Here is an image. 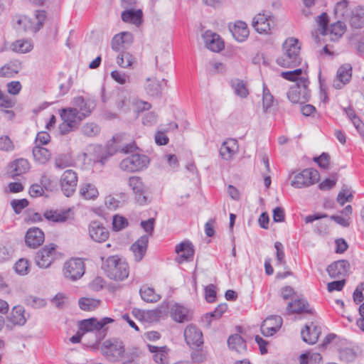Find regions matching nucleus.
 Wrapping results in <instances>:
<instances>
[{
  "label": "nucleus",
  "instance_id": "1",
  "mask_svg": "<svg viewBox=\"0 0 364 364\" xmlns=\"http://www.w3.org/2000/svg\"><path fill=\"white\" fill-rule=\"evenodd\" d=\"M282 54L277 59V63L279 66L283 68H294L301 63V46L297 38H287L282 45Z\"/></svg>",
  "mask_w": 364,
  "mask_h": 364
},
{
  "label": "nucleus",
  "instance_id": "2",
  "mask_svg": "<svg viewBox=\"0 0 364 364\" xmlns=\"http://www.w3.org/2000/svg\"><path fill=\"white\" fill-rule=\"evenodd\" d=\"M91 113V110L80 112L77 108H64L61 109L60 117L63 122L59 125V132L65 135L75 130L80 122Z\"/></svg>",
  "mask_w": 364,
  "mask_h": 364
},
{
  "label": "nucleus",
  "instance_id": "3",
  "mask_svg": "<svg viewBox=\"0 0 364 364\" xmlns=\"http://www.w3.org/2000/svg\"><path fill=\"white\" fill-rule=\"evenodd\" d=\"M102 269L111 279L122 281L129 276L128 264L118 255L108 257L102 262Z\"/></svg>",
  "mask_w": 364,
  "mask_h": 364
},
{
  "label": "nucleus",
  "instance_id": "4",
  "mask_svg": "<svg viewBox=\"0 0 364 364\" xmlns=\"http://www.w3.org/2000/svg\"><path fill=\"white\" fill-rule=\"evenodd\" d=\"M149 164V159L144 154H134L124 159L119 164L120 168L129 173L142 171Z\"/></svg>",
  "mask_w": 364,
  "mask_h": 364
},
{
  "label": "nucleus",
  "instance_id": "5",
  "mask_svg": "<svg viewBox=\"0 0 364 364\" xmlns=\"http://www.w3.org/2000/svg\"><path fill=\"white\" fill-rule=\"evenodd\" d=\"M309 81L307 77H301L296 85L291 87L287 92V97L292 103H304L308 101L310 94L308 89Z\"/></svg>",
  "mask_w": 364,
  "mask_h": 364
},
{
  "label": "nucleus",
  "instance_id": "6",
  "mask_svg": "<svg viewBox=\"0 0 364 364\" xmlns=\"http://www.w3.org/2000/svg\"><path fill=\"white\" fill-rule=\"evenodd\" d=\"M101 350L109 360L117 362L124 358L125 348L122 341L107 340L102 343Z\"/></svg>",
  "mask_w": 364,
  "mask_h": 364
},
{
  "label": "nucleus",
  "instance_id": "7",
  "mask_svg": "<svg viewBox=\"0 0 364 364\" xmlns=\"http://www.w3.org/2000/svg\"><path fill=\"white\" fill-rule=\"evenodd\" d=\"M319 173L314 168H306L294 176L291 185L296 188L309 186L319 179Z\"/></svg>",
  "mask_w": 364,
  "mask_h": 364
},
{
  "label": "nucleus",
  "instance_id": "8",
  "mask_svg": "<svg viewBox=\"0 0 364 364\" xmlns=\"http://www.w3.org/2000/svg\"><path fill=\"white\" fill-rule=\"evenodd\" d=\"M63 273L66 278L71 280L80 279L85 273V264L80 258L72 259L64 264Z\"/></svg>",
  "mask_w": 364,
  "mask_h": 364
},
{
  "label": "nucleus",
  "instance_id": "9",
  "mask_svg": "<svg viewBox=\"0 0 364 364\" xmlns=\"http://www.w3.org/2000/svg\"><path fill=\"white\" fill-rule=\"evenodd\" d=\"M55 247L54 244H50L36 252L35 262L38 267L48 268L51 265L55 255Z\"/></svg>",
  "mask_w": 364,
  "mask_h": 364
},
{
  "label": "nucleus",
  "instance_id": "10",
  "mask_svg": "<svg viewBox=\"0 0 364 364\" xmlns=\"http://www.w3.org/2000/svg\"><path fill=\"white\" fill-rule=\"evenodd\" d=\"M60 182L63 194L70 197L76 190L77 184V173L71 169H68L62 174Z\"/></svg>",
  "mask_w": 364,
  "mask_h": 364
},
{
  "label": "nucleus",
  "instance_id": "11",
  "mask_svg": "<svg viewBox=\"0 0 364 364\" xmlns=\"http://www.w3.org/2000/svg\"><path fill=\"white\" fill-rule=\"evenodd\" d=\"M114 322V319L109 317H105L101 320L98 321L95 318H90L88 319H84L80 321L79 328L83 333L92 331H106L105 326L108 323Z\"/></svg>",
  "mask_w": 364,
  "mask_h": 364
},
{
  "label": "nucleus",
  "instance_id": "12",
  "mask_svg": "<svg viewBox=\"0 0 364 364\" xmlns=\"http://www.w3.org/2000/svg\"><path fill=\"white\" fill-rule=\"evenodd\" d=\"M252 25L259 33L268 34L274 26V17L259 14L253 18Z\"/></svg>",
  "mask_w": 364,
  "mask_h": 364
},
{
  "label": "nucleus",
  "instance_id": "13",
  "mask_svg": "<svg viewBox=\"0 0 364 364\" xmlns=\"http://www.w3.org/2000/svg\"><path fill=\"white\" fill-rule=\"evenodd\" d=\"M129 186L135 194V200L137 203L141 205L147 203V197L146 196V188L139 176H132L129 178Z\"/></svg>",
  "mask_w": 364,
  "mask_h": 364
},
{
  "label": "nucleus",
  "instance_id": "14",
  "mask_svg": "<svg viewBox=\"0 0 364 364\" xmlns=\"http://www.w3.org/2000/svg\"><path fill=\"white\" fill-rule=\"evenodd\" d=\"M186 343L191 348H198L203 344L202 332L193 325H188L184 331Z\"/></svg>",
  "mask_w": 364,
  "mask_h": 364
},
{
  "label": "nucleus",
  "instance_id": "15",
  "mask_svg": "<svg viewBox=\"0 0 364 364\" xmlns=\"http://www.w3.org/2000/svg\"><path fill=\"white\" fill-rule=\"evenodd\" d=\"M283 320L279 316H271L267 318L261 326L262 333L264 336H271L281 328Z\"/></svg>",
  "mask_w": 364,
  "mask_h": 364
},
{
  "label": "nucleus",
  "instance_id": "16",
  "mask_svg": "<svg viewBox=\"0 0 364 364\" xmlns=\"http://www.w3.org/2000/svg\"><path fill=\"white\" fill-rule=\"evenodd\" d=\"M167 85L165 79L159 80L156 77H148L144 85L146 93L151 97H160L163 89Z\"/></svg>",
  "mask_w": 364,
  "mask_h": 364
},
{
  "label": "nucleus",
  "instance_id": "17",
  "mask_svg": "<svg viewBox=\"0 0 364 364\" xmlns=\"http://www.w3.org/2000/svg\"><path fill=\"white\" fill-rule=\"evenodd\" d=\"M352 77V66L346 63L340 66L337 70L336 80L333 81V86L336 89H341L348 83Z\"/></svg>",
  "mask_w": 364,
  "mask_h": 364
},
{
  "label": "nucleus",
  "instance_id": "18",
  "mask_svg": "<svg viewBox=\"0 0 364 364\" xmlns=\"http://www.w3.org/2000/svg\"><path fill=\"white\" fill-rule=\"evenodd\" d=\"M350 264L347 260H338L328 266L326 271L331 278L341 279L347 275Z\"/></svg>",
  "mask_w": 364,
  "mask_h": 364
},
{
  "label": "nucleus",
  "instance_id": "19",
  "mask_svg": "<svg viewBox=\"0 0 364 364\" xmlns=\"http://www.w3.org/2000/svg\"><path fill=\"white\" fill-rule=\"evenodd\" d=\"M90 238L97 242H103L109 237V231L97 221H92L89 225Z\"/></svg>",
  "mask_w": 364,
  "mask_h": 364
},
{
  "label": "nucleus",
  "instance_id": "20",
  "mask_svg": "<svg viewBox=\"0 0 364 364\" xmlns=\"http://www.w3.org/2000/svg\"><path fill=\"white\" fill-rule=\"evenodd\" d=\"M45 240L44 232L38 228H29L25 236V242L31 248L39 247Z\"/></svg>",
  "mask_w": 364,
  "mask_h": 364
},
{
  "label": "nucleus",
  "instance_id": "21",
  "mask_svg": "<svg viewBox=\"0 0 364 364\" xmlns=\"http://www.w3.org/2000/svg\"><path fill=\"white\" fill-rule=\"evenodd\" d=\"M114 103L117 110L122 113L128 112L132 107L129 93L123 90L117 92Z\"/></svg>",
  "mask_w": 364,
  "mask_h": 364
},
{
  "label": "nucleus",
  "instance_id": "22",
  "mask_svg": "<svg viewBox=\"0 0 364 364\" xmlns=\"http://www.w3.org/2000/svg\"><path fill=\"white\" fill-rule=\"evenodd\" d=\"M148 242V236L143 235L131 246L130 249L134 254L136 262H139L143 259L146 252Z\"/></svg>",
  "mask_w": 364,
  "mask_h": 364
},
{
  "label": "nucleus",
  "instance_id": "23",
  "mask_svg": "<svg viewBox=\"0 0 364 364\" xmlns=\"http://www.w3.org/2000/svg\"><path fill=\"white\" fill-rule=\"evenodd\" d=\"M176 252L180 255L178 262L192 260L194 255L193 245L189 241H183L176 247Z\"/></svg>",
  "mask_w": 364,
  "mask_h": 364
},
{
  "label": "nucleus",
  "instance_id": "24",
  "mask_svg": "<svg viewBox=\"0 0 364 364\" xmlns=\"http://www.w3.org/2000/svg\"><path fill=\"white\" fill-rule=\"evenodd\" d=\"M238 144L235 139L224 141L220 149V154L225 160H230L237 152Z\"/></svg>",
  "mask_w": 364,
  "mask_h": 364
},
{
  "label": "nucleus",
  "instance_id": "25",
  "mask_svg": "<svg viewBox=\"0 0 364 364\" xmlns=\"http://www.w3.org/2000/svg\"><path fill=\"white\" fill-rule=\"evenodd\" d=\"M319 334V329L313 323L311 325H306L301 331L302 340L308 344L316 343L318 339Z\"/></svg>",
  "mask_w": 364,
  "mask_h": 364
},
{
  "label": "nucleus",
  "instance_id": "26",
  "mask_svg": "<svg viewBox=\"0 0 364 364\" xmlns=\"http://www.w3.org/2000/svg\"><path fill=\"white\" fill-rule=\"evenodd\" d=\"M133 41L132 34L129 32H122L115 35L112 40V48L119 51L132 43Z\"/></svg>",
  "mask_w": 364,
  "mask_h": 364
},
{
  "label": "nucleus",
  "instance_id": "27",
  "mask_svg": "<svg viewBox=\"0 0 364 364\" xmlns=\"http://www.w3.org/2000/svg\"><path fill=\"white\" fill-rule=\"evenodd\" d=\"M205 46L213 52H219L224 48L223 41L215 33L206 32L203 36Z\"/></svg>",
  "mask_w": 364,
  "mask_h": 364
},
{
  "label": "nucleus",
  "instance_id": "28",
  "mask_svg": "<svg viewBox=\"0 0 364 364\" xmlns=\"http://www.w3.org/2000/svg\"><path fill=\"white\" fill-rule=\"evenodd\" d=\"M30 169V164L28 160L18 159L12 162L9 166V173L12 177L21 176L26 173Z\"/></svg>",
  "mask_w": 364,
  "mask_h": 364
},
{
  "label": "nucleus",
  "instance_id": "29",
  "mask_svg": "<svg viewBox=\"0 0 364 364\" xmlns=\"http://www.w3.org/2000/svg\"><path fill=\"white\" fill-rule=\"evenodd\" d=\"M230 30L233 37L239 42L244 41L249 36V29L244 21H237Z\"/></svg>",
  "mask_w": 364,
  "mask_h": 364
},
{
  "label": "nucleus",
  "instance_id": "30",
  "mask_svg": "<svg viewBox=\"0 0 364 364\" xmlns=\"http://www.w3.org/2000/svg\"><path fill=\"white\" fill-rule=\"evenodd\" d=\"M122 13V19L126 23H130L136 26L141 24L142 21V11L140 9L125 8Z\"/></svg>",
  "mask_w": 364,
  "mask_h": 364
},
{
  "label": "nucleus",
  "instance_id": "31",
  "mask_svg": "<svg viewBox=\"0 0 364 364\" xmlns=\"http://www.w3.org/2000/svg\"><path fill=\"white\" fill-rule=\"evenodd\" d=\"M349 21L350 26L355 28H360L364 26L363 6H358L352 10Z\"/></svg>",
  "mask_w": 364,
  "mask_h": 364
},
{
  "label": "nucleus",
  "instance_id": "32",
  "mask_svg": "<svg viewBox=\"0 0 364 364\" xmlns=\"http://www.w3.org/2000/svg\"><path fill=\"white\" fill-rule=\"evenodd\" d=\"M46 18L45 11H37L33 18H29V32L37 33L43 27Z\"/></svg>",
  "mask_w": 364,
  "mask_h": 364
},
{
  "label": "nucleus",
  "instance_id": "33",
  "mask_svg": "<svg viewBox=\"0 0 364 364\" xmlns=\"http://www.w3.org/2000/svg\"><path fill=\"white\" fill-rule=\"evenodd\" d=\"M348 0H342L338 2L334 8V14L338 20L347 21L350 19L352 10L348 6Z\"/></svg>",
  "mask_w": 364,
  "mask_h": 364
},
{
  "label": "nucleus",
  "instance_id": "34",
  "mask_svg": "<svg viewBox=\"0 0 364 364\" xmlns=\"http://www.w3.org/2000/svg\"><path fill=\"white\" fill-rule=\"evenodd\" d=\"M309 304L304 299H295L289 302L287 307V311L289 314H301L302 312L311 313V311L307 309Z\"/></svg>",
  "mask_w": 364,
  "mask_h": 364
},
{
  "label": "nucleus",
  "instance_id": "35",
  "mask_svg": "<svg viewBox=\"0 0 364 364\" xmlns=\"http://www.w3.org/2000/svg\"><path fill=\"white\" fill-rule=\"evenodd\" d=\"M171 316L179 323L187 321L189 320L188 310L183 306L175 304L171 308Z\"/></svg>",
  "mask_w": 364,
  "mask_h": 364
},
{
  "label": "nucleus",
  "instance_id": "36",
  "mask_svg": "<svg viewBox=\"0 0 364 364\" xmlns=\"http://www.w3.org/2000/svg\"><path fill=\"white\" fill-rule=\"evenodd\" d=\"M228 344L230 349L235 350L237 353H242L246 350V343L239 334L230 336L228 339Z\"/></svg>",
  "mask_w": 364,
  "mask_h": 364
},
{
  "label": "nucleus",
  "instance_id": "37",
  "mask_svg": "<svg viewBox=\"0 0 364 364\" xmlns=\"http://www.w3.org/2000/svg\"><path fill=\"white\" fill-rule=\"evenodd\" d=\"M33 156L36 161L44 164L51 158V153L46 148L37 144L33 148Z\"/></svg>",
  "mask_w": 364,
  "mask_h": 364
},
{
  "label": "nucleus",
  "instance_id": "38",
  "mask_svg": "<svg viewBox=\"0 0 364 364\" xmlns=\"http://www.w3.org/2000/svg\"><path fill=\"white\" fill-rule=\"evenodd\" d=\"M346 29V24L341 20H338L331 25L328 34L330 35L332 41L338 40L345 33Z\"/></svg>",
  "mask_w": 364,
  "mask_h": 364
},
{
  "label": "nucleus",
  "instance_id": "39",
  "mask_svg": "<svg viewBox=\"0 0 364 364\" xmlns=\"http://www.w3.org/2000/svg\"><path fill=\"white\" fill-rule=\"evenodd\" d=\"M24 314L25 310L23 306H14L12 309L10 316L11 322H12L15 325L23 326L26 321V318L25 317Z\"/></svg>",
  "mask_w": 364,
  "mask_h": 364
},
{
  "label": "nucleus",
  "instance_id": "40",
  "mask_svg": "<svg viewBox=\"0 0 364 364\" xmlns=\"http://www.w3.org/2000/svg\"><path fill=\"white\" fill-rule=\"evenodd\" d=\"M11 48L14 52L26 53L30 52L33 49V46L31 40L20 39L14 42Z\"/></svg>",
  "mask_w": 364,
  "mask_h": 364
},
{
  "label": "nucleus",
  "instance_id": "41",
  "mask_svg": "<svg viewBox=\"0 0 364 364\" xmlns=\"http://www.w3.org/2000/svg\"><path fill=\"white\" fill-rule=\"evenodd\" d=\"M80 193L85 199L90 200L96 198L99 192L94 184L86 183L82 184L80 188Z\"/></svg>",
  "mask_w": 364,
  "mask_h": 364
},
{
  "label": "nucleus",
  "instance_id": "42",
  "mask_svg": "<svg viewBox=\"0 0 364 364\" xmlns=\"http://www.w3.org/2000/svg\"><path fill=\"white\" fill-rule=\"evenodd\" d=\"M12 23L16 30L29 32V18L26 16H14L12 19Z\"/></svg>",
  "mask_w": 364,
  "mask_h": 364
},
{
  "label": "nucleus",
  "instance_id": "43",
  "mask_svg": "<svg viewBox=\"0 0 364 364\" xmlns=\"http://www.w3.org/2000/svg\"><path fill=\"white\" fill-rule=\"evenodd\" d=\"M43 217L48 221L63 223L67 220L68 213L58 210H46L43 213Z\"/></svg>",
  "mask_w": 364,
  "mask_h": 364
},
{
  "label": "nucleus",
  "instance_id": "44",
  "mask_svg": "<svg viewBox=\"0 0 364 364\" xmlns=\"http://www.w3.org/2000/svg\"><path fill=\"white\" fill-rule=\"evenodd\" d=\"M139 292L141 299L146 302L154 303L161 299V296L155 293L154 289L149 287H141Z\"/></svg>",
  "mask_w": 364,
  "mask_h": 364
},
{
  "label": "nucleus",
  "instance_id": "45",
  "mask_svg": "<svg viewBox=\"0 0 364 364\" xmlns=\"http://www.w3.org/2000/svg\"><path fill=\"white\" fill-rule=\"evenodd\" d=\"M232 87L236 95L245 98L249 95V91L247 87L246 83L239 79H235L232 81Z\"/></svg>",
  "mask_w": 364,
  "mask_h": 364
},
{
  "label": "nucleus",
  "instance_id": "46",
  "mask_svg": "<svg viewBox=\"0 0 364 364\" xmlns=\"http://www.w3.org/2000/svg\"><path fill=\"white\" fill-rule=\"evenodd\" d=\"M100 304V301L90 298H81L79 300L80 308L83 311H92Z\"/></svg>",
  "mask_w": 364,
  "mask_h": 364
},
{
  "label": "nucleus",
  "instance_id": "47",
  "mask_svg": "<svg viewBox=\"0 0 364 364\" xmlns=\"http://www.w3.org/2000/svg\"><path fill=\"white\" fill-rule=\"evenodd\" d=\"M133 62L134 58L128 52H122L117 58V63L122 68H128Z\"/></svg>",
  "mask_w": 364,
  "mask_h": 364
},
{
  "label": "nucleus",
  "instance_id": "48",
  "mask_svg": "<svg viewBox=\"0 0 364 364\" xmlns=\"http://www.w3.org/2000/svg\"><path fill=\"white\" fill-rule=\"evenodd\" d=\"M100 131V129L99 126L92 122L87 123L81 128L82 133L89 137H92L97 135Z\"/></svg>",
  "mask_w": 364,
  "mask_h": 364
},
{
  "label": "nucleus",
  "instance_id": "49",
  "mask_svg": "<svg viewBox=\"0 0 364 364\" xmlns=\"http://www.w3.org/2000/svg\"><path fill=\"white\" fill-rule=\"evenodd\" d=\"M317 23L318 24V31L323 36L328 35V16L326 13H322L317 18Z\"/></svg>",
  "mask_w": 364,
  "mask_h": 364
},
{
  "label": "nucleus",
  "instance_id": "50",
  "mask_svg": "<svg viewBox=\"0 0 364 364\" xmlns=\"http://www.w3.org/2000/svg\"><path fill=\"white\" fill-rule=\"evenodd\" d=\"M274 102V97L270 93L269 90L267 87L264 85H263V95H262V105L264 112H267V109L272 106Z\"/></svg>",
  "mask_w": 364,
  "mask_h": 364
},
{
  "label": "nucleus",
  "instance_id": "51",
  "mask_svg": "<svg viewBox=\"0 0 364 364\" xmlns=\"http://www.w3.org/2000/svg\"><path fill=\"white\" fill-rule=\"evenodd\" d=\"M15 145L10 137L7 135L0 136V151L10 152L14 151Z\"/></svg>",
  "mask_w": 364,
  "mask_h": 364
},
{
  "label": "nucleus",
  "instance_id": "52",
  "mask_svg": "<svg viewBox=\"0 0 364 364\" xmlns=\"http://www.w3.org/2000/svg\"><path fill=\"white\" fill-rule=\"evenodd\" d=\"M169 349L166 346H162V350L154 354L153 358L156 363L168 364V353Z\"/></svg>",
  "mask_w": 364,
  "mask_h": 364
},
{
  "label": "nucleus",
  "instance_id": "53",
  "mask_svg": "<svg viewBox=\"0 0 364 364\" xmlns=\"http://www.w3.org/2000/svg\"><path fill=\"white\" fill-rule=\"evenodd\" d=\"M112 225L114 230L119 231L128 225V220L124 217L116 215L113 217Z\"/></svg>",
  "mask_w": 364,
  "mask_h": 364
},
{
  "label": "nucleus",
  "instance_id": "54",
  "mask_svg": "<svg viewBox=\"0 0 364 364\" xmlns=\"http://www.w3.org/2000/svg\"><path fill=\"white\" fill-rule=\"evenodd\" d=\"M191 358L193 362L200 363L206 360L207 355L206 353L201 348L195 349L192 350L191 353Z\"/></svg>",
  "mask_w": 364,
  "mask_h": 364
},
{
  "label": "nucleus",
  "instance_id": "55",
  "mask_svg": "<svg viewBox=\"0 0 364 364\" xmlns=\"http://www.w3.org/2000/svg\"><path fill=\"white\" fill-rule=\"evenodd\" d=\"M11 205L14 211L16 214H19L23 208L28 205V201L25 198L20 200H13L11 201Z\"/></svg>",
  "mask_w": 364,
  "mask_h": 364
},
{
  "label": "nucleus",
  "instance_id": "56",
  "mask_svg": "<svg viewBox=\"0 0 364 364\" xmlns=\"http://www.w3.org/2000/svg\"><path fill=\"white\" fill-rule=\"evenodd\" d=\"M274 247L277 250L276 257L277 263L280 265H286L283 245L280 242H276L274 243Z\"/></svg>",
  "mask_w": 364,
  "mask_h": 364
},
{
  "label": "nucleus",
  "instance_id": "57",
  "mask_svg": "<svg viewBox=\"0 0 364 364\" xmlns=\"http://www.w3.org/2000/svg\"><path fill=\"white\" fill-rule=\"evenodd\" d=\"M110 75L112 78L120 85L125 84L129 79V75L118 70L112 71Z\"/></svg>",
  "mask_w": 364,
  "mask_h": 364
},
{
  "label": "nucleus",
  "instance_id": "58",
  "mask_svg": "<svg viewBox=\"0 0 364 364\" xmlns=\"http://www.w3.org/2000/svg\"><path fill=\"white\" fill-rule=\"evenodd\" d=\"M14 104V100L0 90V107L11 108Z\"/></svg>",
  "mask_w": 364,
  "mask_h": 364
},
{
  "label": "nucleus",
  "instance_id": "59",
  "mask_svg": "<svg viewBox=\"0 0 364 364\" xmlns=\"http://www.w3.org/2000/svg\"><path fill=\"white\" fill-rule=\"evenodd\" d=\"M302 73V70L301 68L296 69L291 71H287V72H282L281 73V76L288 80L290 81H299L300 78H299V76Z\"/></svg>",
  "mask_w": 364,
  "mask_h": 364
},
{
  "label": "nucleus",
  "instance_id": "60",
  "mask_svg": "<svg viewBox=\"0 0 364 364\" xmlns=\"http://www.w3.org/2000/svg\"><path fill=\"white\" fill-rule=\"evenodd\" d=\"M18 70L14 68V65H6L0 69V76L5 77H14Z\"/></svg>",
  "mask_w": 364,
  "mask_h": 364
},
{
  "label": "nucleus",
  "instance_id": "61",
  "mask_svg": "<svg viewBox=\"0 0 364 364\" xmlns=\"http://www.w3.org/2000/svg\"><path fill=\"white\" fill-rule=\"evenodd\" d=\"M28 268V262L26 259H20L14 265L16 272L22 275L27 274Z\"/></svg>",
  "mask_w": 364,
  "mask_h": 364
},
{
  "label": "nucleus",
  "instance_id": "62",
  "mask_svg": "<svg viewBox=\"0 0 364 364\" xmlns=\"http://www.w3.org/2000/svg\"><path fill=\"white\" fill-rule=\"evenodd\" d=\"M346 192H348V187L343 186L342 190L338 194L337 201L341 205H343L346 201H350L353 198L352 194L350 193L346 196Z\"/></svg>",
  "mask_w": 364,
  "mask_h": 364
},
{
  "label": "nucleus",
  "instance_id": "63",
  "mask_svg": "<svg viewBox=\"0 0 364 364\" xmlns=\"http://www.w3.org/2000/svg\"><path fill=\"white\" fill-rule=\"evenodd\" d=\"M205 299L208 302L212 303L215 301L216 298L215 286L213 284H209L205 288Z\"/></svg>",
  "mask_w": 364,
  "mask_h": 364
},
{
  "label": "nucleus",
  "instance_id": "64",
  "mask_svg": "<svg viewBox=\"0 0 364 364\" xmlns=\"http://www.w3.org/2000/svg\"><path fill=\"white\" fill-rule=\"evenodd\" d=\"M346 284V280L342 279L338 281H333L328 283L327 289L329 292H332L333 291H341L344 287Z\"/></svg>",
  "mask_w": 364,
  "mask_h": 364
}]
</instances>
